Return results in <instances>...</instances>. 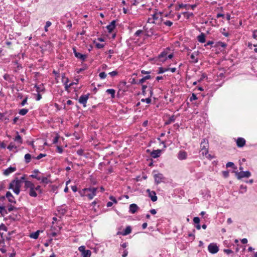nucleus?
<instances>
[{
	"mask_svg": "<svg viewBox=\"0 0 257 257\" xmlns=\"http://www.w3.org/2000/svg\"><path fill=\"white\" fill-rule=\"evenodd\" d=\"M28 109L23 108L19 110V113L21 115H25L28 113Z\"/></svg>",
	"mask_w": 257,
	"mask_h": 257,
	"instance_id": "nucleus-44",
	"label": "nucleus"
},
{
	"mask_svg": "<svg viewBox=\"0 0 257 257\" xmlns=\"http://www.w3.org/2000/svg\"><path fill=\"white\" fill-rule=\"evenodd\" d=\"M4 79L5 80H7V81H11L10 80V75L8 74H5L4 76Z\"/></svg>",
	"mask_w": 257,
	"mask_h": 257,
	"instance_id": "nucleus-63",
	"label": "nucleus"
},
{
	"mask_svg": "<svg viewBox=\"0 0 257 257\" xmlns=\"http://www.w3.org/2000/svg\"><path fill=\"white\" fill-rule=\"evenodd\" d=\"M245 140L243 138H238L236 140V145L238 148L243 147L245 144Z\"/></svg>",
	"mask_w": 257,
	"mask_h": 257,
	"instance_id": "nucleus-12",
	"label": "nucleus"
},
{
	"mask_svg": "<svg viewBox=\"0 0 257 257\" xmlns=\"http://www.w3.org/2000/svg\"><path fill=\"white\" fill-rule=\"evenodd\" d=\"M41 174L38 169H35L32 171V174L30 175V177L32 178L36 179L38 181L40 180L41 177L40 174Z\"/></svg>",
	"mask_w": 257,
	"mask_h": 257,
	"instance_id": "nucleus-9",
	"label": "nucleus"
},
{
	"mask_svg": "<svg viewBox=\"0 0 257 257\" xmlns=\"http://www.w3.org/2000/svg\"><path fill=\"white\" fill-rule=\"evenodd\" d=\"M147 88V86L146 85H142V94L143 95H145L146 94V89Z\"/></svg>",
	"mask_w": 257,
	"mask_h": 257,
	"instance_id": "nucleus-59",
	"label": "nucleus"
},
{
	"mask_svg": "<svg viewBox=\"0 0 257 257\" xmlns=\"http://www.w3.org/2000/svg\"><path fill=\"white\" fill-rule=\"evenodd\" d=\"M227 46L226 44L224 43V42H221V41H219L218 42H217L215 45L214 46V47H222V48H225Z\"/></svg>",
	"mask_w": 257,
	"mask_h": 257,
	"instance_id": "nucleus-33",
	"label": "nucleus"
},
{
	"mask_svg": "<svg viewBox=\"0 0 257 257\" xmlns=\"http://www.w3.org/2000/svg\"><path fill=\"white\" fill-rule=\"evenodd\" d=\"M51 22L50 21H47L46 23L45 26V31L47 32L48 31V28L51 25Z\"/></svg>",
	"mask_w": 257,
	"mask_h": 257,
	"instance_id": "nucleus-60",
	"label": "nucleus"
},
{
	"mask_svg": "<svg viewBox=\"0 0 257 257\" xmlns=\"http://www.w3.org/2000/svg\"><path fill=\"white\" fill-rule=\"evenodd\" d=\"M197 99V97L194 93H192L191 96L189 98V100L192 102L193 100H196Z\"/></svg>",
	"mask_w": 257,
	"mask_h": 257,
	"instance_id": "nucleus-56",
	"label": "nucleus"
},
{
	"mask_svg": "<svg viewBox=\"0 0 257 257\" xmlns=\"http://www.w3.org/2000/svg\"><path fill=\"white\" fill-rule=\"evenodd\" d=\"M226 167L227 168L231 167L234 170H236L237 169V167L235 166V165L234 164V163L233 162H229L227 163L226 164Z\"/></svg>",
	"mask_w": 257,
	"mask_h": 257,
	"instance_id": "nucleus-42",
	"label": "nucleus"
},
{
	"mask_svg": "<svg viewBox=\"0 0 257 257\" xmlns=\"http://www.w3.org/2000/svg\"><path fill=\"white\" fill-rule=\"evenodd\" d=\"M209 143L206 139H203L200 143V149L202 151V154L207 155L208 153Z\"/></svg>",
	"mask_w": 257,
	"mask_h": 257,
	"instance_id": "nucleus-3",
	"label": "nucleus"
},
{
	"mask_svg": "<svg viewBox=\"0 0 257 257\" xmlns=\"http://www.w3.org/2000/svg\"><path fill=\"white\" fill-rule=\"evenodd\" d=\"M6 197L8 199L9 202H10V203H13L15 204L17 203L14 196L11 193V192L7 191L6 194Z\"/></svg>",
	"mask_w": 257,
	"mask_h": 257,
	"instance_id": "nucleus-7",
	"label": "nucleus"
},
{
	"mask_svg": "<svg viewBox=\"0 0 257 257\" xmlns=\"http://www.w3.org/2000/svg\"><path fill=\"white\" fill-rule=\"evenodd\" d=\"M205 35L203 33H201L199 36H197V40L201 43L205 42Z\"/></svg>",
	"mask_w": 257,
	"mask_h": 257,
	"instance_id": "nucleus-20",
	"label": "nucleus"
},
{
	"mask_svg": "<svg viewBox=\"0 0 257 257\" xmlns=\"http://www.w3.org/2000/svg\"><path fill=\"white\" fill-rule=\"evenodd\" d=\"M97 187H90L84 188L81 190V196L86 197L88 199L91 200L96 194Z\"/></svg>",
	"mask_w": 257,
	"mask_h": 257,
	"instance_id": "nucleus-1",
	"label": "nucleus"
},
{
	"mask_svg": "<svg viewBox=\"0 0 257 257\" xmlns=\"http://www.w3.org/2000/svg\"><path fill=\"white\" fill-rule=\"evenodd\" d=\"M62 81L64 83L65 85V88H66V85H68V83L69 82V79L65 76V74H63L62 76Z\"/></svg>",
	"mask_w": 257,
	"mask_h": 257,
	"instance_id": "nucleus-36",
	"label": "nucleus"
},
{
	"mask_svg": "<svg viewBox=\"0 0 257 257\" xmlns=\"http://www.w3.org/2000/svg\"><path fill=\"white\" fill-rule=\"evenodd\" d=\"M170 49L169 47H167L165 50L162 51L158 56V58L160 59V61L162 62H164L167 59V56L168 53V51H170Z\"/></svg>",
	"mask_w": 257,
	"mask_h": 257,
	"instance_id": "nucleus-5",
	"label": "nucleus"
},
{
	"mask_svg": "<svg viewBox=\"0 0 257 257\" xmlns=\"http://www.w3.org/2000/svg\"><path fill=\"white\" fill-rule=\"evenodd\" d=\"M161 153V150L158 149L156 150H153L151 153V156L153 158H157L160 157Z\"/></svg>",
	"mask_w": 257,
	"mask_h": 257,
	"instance_id": "nucleus-17",
	"label": "nucleus"
},
{
	"mask_svg": "<svg viewBox=\"0 0 257 257\" xmlns=\"http://www.w3.org/2000/svg\"><path fill=\"white\" fill-rule=\"evenodd\" d=\"M147 192L148 193V196L153 202H155L157 200L158 197L154 191H151L149 189H148L147 190Z\"/></svg>",
	"mask_w": 257,
	"mask_h": 257,
	"instance_id": "nucleus-8",
	"label": "nucleus"
},
{
	"mask_svg": "<svg viewBox=\"0 0 257 257\" xmlns=\"http://www.w3.org/2000/svg\"><path fill=\"white\" fill-rule=\"evenodd\" d=\"M7 149L10 151H12L13 149H17V147L14 144V143L11 142L8 146Z\"/></svg>",
	"mask_w": 257,
	"mask_h": 257,
	"instance_id": "nucleus-46",
	"label": "nucleus"
},
{
	"mask_svg": "<svg viewBox=\"0 0 257 257\" xmlns=\"http://www.w3.org/2000/svg\"><path fill=\"white\" fill-rule=\"evenodd\" d=\"M8 114V116L5 117V120H6V122H8L10 120V117L13 114V111L11 110L9 112L6 113L5 114Z\"/></svg>",
	"mask_w": 257,
	"mask_h": 257,
	"instance_id": "nucleus-39",
	"label": "nucleus"
},
{
	"mask_svg": "<svg viewBox=\"0 0 257 257\" xmlns=\"http://www.w3.org/2000/svg\"><path fill=\"white\" fill-rule=\"evenodd\" d=\"M132 231V227L131 226H127L122 232L118 231L117 234H122V235H126L131 233Z\"/></svg>",
	"mask_w": 257,
	"mask_h": 257,
	"instance_id": "nucleus-13",
	"label": "nucleus"
},
{
	"mask_svg": "<svg viewBox=\"0 0 257 257\" xmlns=\"http://www.w3.org/2000/svg\"><path fill=\"white\" fill-rule=\"evenodd\" d=\"M175 120V116L174 115H172L171 116L169 117V119L166 120L165 122V125H169L172 122H174Z\"/></svg>",
	"mask_w": 257,
	"mask_h": 257,
	"instance_id": "nucleus-30",
	"label": "nucleus"
},
{
	"mask_svg": "<svg viewBox=\"0 0 257 257\" xmlns=\"http://www.w3.org/2000/svg\"><path fill=\"white\" fill-rule=\"evenodd\" d=\"M106 75H107L104 72H100L99 74V76L100 78L101 79H105L106 77Z\"/></svg>",
	"mask_w": 257,
	"mask_h": 257,
	"instance_id": "nucleus-50",
	"label": "nucleus"
},
{
	"mask_svg": "<svg viewBox=\"0 0 257 257\" xmlns=\"http://www.w3.org/2000/svg\"><path fill=\"white\" fill-rule=\"evenodd\" d=\"M162 14V12H158L157 11V10H156L155 13L152 15V18L153 21H154L155 22L156 20H157L159 19L158 15H160V16H161Z\"/></svg>",
	"mask_w": 257,
	"mask_h": 257,
	"instance_id": "nucleus-28",
	"label": "nucleus"
},
{
	"mask_svg": "<svg viewBox=\"0 0 257 257\" xmlns=\"http://www.w3.org/2000/svg\"><path fill=\"white\" fill-rule=\"evenodd\" d=\"M223 252L228 255L233 253V251L230 249H224Z\"/></svg>",
	"mask_w": 257,
	"mask_h": 257,
	"instance_id": "nucleus-57",
	"label": "nucleus"
},
{
	"mask_svg": "<svg viewBox=\"0 0 257 257\" xmlns=\"http://www.w3.org/2000/svg\"><path fill=\"white\" fill-rule=\"evenodd\" d=\"M59 137V135L57 134L56 136L54 138V139L53 140V144H55L58 143Z\"/></svg>",
	"mask_w": 257,
	"mask_h": 257,
	"instance_id": "nucleus-54",
	"label": "nucleus"
},
{
	"mask_svg": "<svg viewBox=\"0 0 257 257\" xmlns=\"http://www.w3.org/2000/svg\"><path fill=\"white\" fill-rule=\"evenodd\" d=\"M21 183V181L18 182L16 186H15V188L13 189V192L17 195L19 194L20 192Z\"/></svg>",
	"mask_w": 257,
	"mask_h": 257,
	"instance_id": "nucleus-21",
	"label": "nucleus"
},
{
	"mask_svg": "<svg viewBox=\"0 0 257 257\" xmlns=\"http://www.w3.org/2000/svg\"><path fill=\"white\" fill-rule=\"evenodd\" d=\"M196 55H197V54H196L195 53H192L190 55V58L192 62L195 63L198 62V59L196 58Z\"/></svg>",
	"mask_w": 257,
	"mask_h": 257,
	"instance_id": "nucleus-41",
	"label": "nucleus"
},
{
	"mask_svg": "<svg viewBox=\"0 0 257 257\" xmlns=\"http://www.w3.org/2000/svg\"><path fill=\"white\" fill-rule=\"evenodd\" d=\"M142 102H146L147 104H150L151 102V99L150 97H148L147 98H142L141 99Z\"/></svg>",
	"mask_w": 257,
	"mask_h": 257,
	"instance_id": "nucleus-49",
	"label": "nucleus"
},
{
	"mask_svg": "<svg viewBox=\"0 0 257 257\" xmlns=\"http://www.w3.org/2000/svg\"><path fill=\"white\" fill-rule=\"evenodd\" d=\"M232 172L234 173L235 176L238 180H241L242 178H248L251 176V173L249 171L238 172L233 170Z\"/></svg>",
	"mask_w": 257,
	"mask_h": 257,
	"instance_id": "nucleus-2",
	"label": "nucleus"
},
{
	"mask_svg": "<svg viewBox=\"0 0 257 257\" xmlns=\"http://www.w3.org/2000/svg\"><path fill=\"white\" fill-rule=\"evenodd\" d=\"M116 20L112 21L110 24L107 25L106 28L109 33H111L116 27Z\"/></svg>",
	"mask_w": 257,
	"mask_h": 257,
	"instance_id": "nucleus-10",
	"label": "nucleus"
},
{
	"mask_svg": "<svg viewBox=\"0 0 257 257\" xmlns=\"http://www.w3.org/2000/svg\"><path fill=\"white\" fill-rule=\"evenodd\" d=\"M20 181L21 180L18 179V178H16L15 179L13 180L9 184V189L13 190V189L15 188V187L16 186L17 183L18 182H20Z\"/></svg>",
	"mask_w": 257,
	"mask_h": 257,
	"instance_id": "nucleus-16",
	"label": "nucleus"
},
{
	"mask_svg": "<svg viewBox=\"0 0 257 257\" xmlns=\"http://www.w3.org/2000/svg\"><path fill=\"white\" fill-rule=\"evenodd\" d=\"M0 213L2 216H5L8 214V211L4 205H0Z\"/></svg>",
	"mask_w": 257,
	"mask_h": 257,
	"instance_id": "nucleus-25",
	"label": "nucleus"
},
{
	"mask_svg": "<svg viewBox=\"0 0 257 257\" xmlns=\"http://www.w3.org/2000/svg\"><path fill=\"white\" fill-rule=\"evenodd\" d=\"M187 156V153L185 151H180L178 154V158L180 160L186 159Z\"/></svg>",
	"mask_w": 257,
	"mask_h": 257,
	"instance_id": "nucleus-19",
	"label": "nucleus"
},
{
	"mask_svg": "<svg viewBox=\"0 0 257 257\" xmlns=\"http://www.w3.org/2000/svg\"><path fill=\"white\" fill-rule=\"evenodd\" d=\"M17 136L14 139V141L15 142H17L20 144H22L23 143V140L21 136L19 134L18 132H16Z\"/></svg>",
	"mask_w": 257,
	"mask_h": 257,
	"instance_id": "nucleus-27",
	"label": "nucleus"
},
{
	"mask_svg": "<svg viewBox=\"0 0 257 257\" xmlns=\"http://www.w3.org/2000/svg\"><path fill=\"white\" fill-rule=\"evenodd\" d=\"M35 189L40 194L43 193V190L41 188V186L40 185H38L36 187L35 186Z\"/></svg>",
	"mask_w": 257,
	"mask_h": 257,
	"instance_id": "nucleus-51",
	"label": "nucleus"
},
{
	"mask_svg": "<svg viewBox=\"0 0 257 257\" xmlns=\"http://www.w3.org/2000/svg\"><path fill=\"white\" fill-rule=\"evenodd\" d=\"M25 161L26 163H29L32 158V156L30 154H26L25 155Z\"/></svg>",
	"mask_w": 257,
	"mask_h": 257,
	"instance_id": "nucleus-40",
	"label": "nucleus"
},
{
	"mask_svg": "<svg viewBox=\"0 0 257 257\" xmlns=\"http://www.w3.org/2000/svg\"><path fill=\"white\" fill-rule=\"evenodd\" d=\"M35 186L30 189L29 194L30 196L33 197H36L38 194L36 192Z\"/></svg>",
	"mask_w": 257,
	"mask_h": 257,
	"instance_id": "nucleus-24",
	"label": "nucleus"
},
{
	"mask_svg": "<svg viewBox=\"0 0 257 257\" xmlns=\"http://www.w3.org/2000/svg\"><path fill=\"white\" fill-rule=\"evenodd\" d=\"M40 232V230H37L34 232H33L30 234V237L32 238L37 239L39 237Z\"/></svg>",
	"mask_w": 257,
	"mask_h": 257,
	"instance_id": "nucleus-32",
	"label": "nucleus"
},
{
	"mask_svg": "<svg viewBox=\"0 0 257 257\" xmlns=\"http://www.w3.org/2000/svg\"><path fill=\"white\" fill-rule=\"evenodd\" d=\"M181 8H185L186 10H189V6H188V4H179L178 6L176 7L175 10L179 11Z\"/></svg>",
	"mask_w": 257,
	"mask_h": 257,
	"instance_id": "nucleus-23",
	"label": "nucleus"
},
{
	"mask_svg": "<svg viewBox=\"0 0 257 257\" xmlns=\"http://www.w3.org/2000/svg\"><path fill=\"white\" fill-rule=\"evenodd\" d=\"M94 43L97 49H101L104 47V44H100L99 43L96 42L95 41L94 42Z\"/></svg>",
	"mask_w": 257,
	"mask_h": 257,
	"instance_id": "nucleus-48",
	"label": "nucleus"
},
{
	"mask_svg": "<svg viewBox=\"0 0 257 257\" xmlns=\"http://www.w3.org/2000/svg\"><path fill=\"white\" fill-rule=\"evenodd\" d=\"M247 191V186L243 185H240L239 186V194H244Z\"/></svg>",
	"mask_w": 257,
	"mask_h": 257,
	"instance_id": "nucleus-29",
	"label": "nucleus"
},
{
	"mask_svg": "<svg viewBox=\"0 0 257 257\" xmlns=\"http://www.w3.org/2000/svg\"><path fill=\"white\" fill-rule=\"evenodd\" d=\"M35 186L34 184L31 181L28 180L25 181V187L26 188H29L30 189Z\"/></svg>",
	"mask_w": 257,
	"mask_h": 257,
	"instance_id": "nucleus-22",
	"label": "nucleus"
},
{
	"mask_svg": "<svg viewBox=\"0 0 257 257\" xmlns=\"http://www.w3.org/2000/svg\"><path fill=\"white\" fill-rule=\"evenodd\" d=\"M106 92L110 94L111 97L114 98L115 97V91L113 89H108L106 90Z\"/></svg>",
	"mask_w": 257,
	"mask_h": 257,
	"instance_id": "nucleus-31",
	"label": "nucleus"
},
{
	"mask_svg": "<svg viewBox=\"0 0 257 257\" xmlns=\"http://www.w3.org/2000/svg\"><path fill=\"white\" fill-rule=\"evenodd\" d=\"M153 35L157 36V34H155L154 32V29L153 28H151L149 30L147 31L146 36L147 37H151Z\"/></svg>",
	"mask_w": 257,
	"mask_h": 257,
	"instance_id": "nucleus-38",
	"label": "nucleus"
},
{
	"mask_svg": "<svg viewBox=\"0 0 257 257\" xmlns=\"http://www.w3.org/2000/svg\"><path fill=\"white\" fill-rule=\"evenodd\" d=\"M91 251L89 249H85L84 245H81V256L82 257H90Z\"/></svg>",
	"mask_w": 257,
	"mask_h": 257,
	"instance_id": "nucleus-6",
	"label": "nucleus"
},
{
	"mask_svg": "<svg viewBox=\"0 0 257 257\" xmlns=\"http://www.w3.org/2000/svg\"><path fill=\"white\" fill-rule=\"evenodd\" d=\"M139 209V207L136 204L133 203L130 205L129 207V212L134 214Z\"/></svg>",
	"mask_w": 257,
	"mask_h": 257,
	"instance_id": "nucleus-15",
	"label": "nucleus"
},
{
	"mask_svg": "<svg viewBox=\"0 0 257 257\" xmlns=\"http://www.w3.org/2000/svg\"><path fill=\"white\" fill-rule=\"evenodd\" d=\"M67 209L66 207H64L63 205L60 206L58 209L59 213L63 215L66 213Z\"/></svg>",
	"mask_w": 257,
	"mask_h": 257,
	"instance_id": "nucleus-26",
	"label": "nucleus"
},
{
	"mask_svg": "<svg viewBox=\"0 0 257 257\" xmlns=\"http://www.w3.org/2000/svg\"><path fill=\"white\" fill-rule=\"evenodd\" d=\"M73 50L75 57L78 59H80V53L77 52L76 48L75 47H73Z\"/></svg>",
	"mask_w": 257,
	"mask_h": 257,
	"instance_id": "nucleus-47",
	"label": "nucleus"
},
{
	"mask_svg": "<svg viewBox=\"0 0 257 257\" xmlns=\"http://www.w3.org/2000/svg\"><path fill=\"white\" fill-rule=\"evenodd\" d=\"M89 95V93H87V94L81 95V103L85 101L87 102Z\"/></svg>",
	"mask_w": 257,
	"mask_h": 257,
	"instance_id": "nucleus-45",
	"label": "nucleus"
},
{
	"mask_svg": "<svg viewBox=\"0 0 257 257\" xmlns=\"http://www.w3.org/2000/svg\"><path fill=\"white\" fill-rule=\"evenodd\" d=\"M46 156V154H40L37 157H33V158L36 159V160H40L43 157H44Z\"/></svg>",
	"mask_w": 257,
	"mask_h": 257,
	"instance_id": "nucleus-58",
	"label": "nucleus"
},
{
	"mask_svg": "<svg viewBox=\"0 0 257 257\" xmlns=\"http://www.w3.org/2000/svg\"><path fill=\"white\" fill-rule=\"evenodd\" d=\"M117 74H118V72L116 70L113 71L108 73V74L110 75L111 77H114V76L117 75Z\"/></svg>",
	"mask_w": 257,
	"mask_h": 257,
	"instance_id": "nucleus-62",
	"label": "nucleus"
},
{
	"mask_svg": "<svg viewBox=\"0 0 257 257\" xmlns=\"http://www.w3.org/2000/svg\"><path fill=\"white\" fill-rule=\"evenodd\" d=\"M208 250L212 254L216 253L219 250V247L215 243H211L208 246Z\"/></svg>",
	"mask_w": 257,
	"mask_h": 257,
	"instance_id": "nucleus-4",
	"label": "nucleus"
},
{
	"mask_svg": "<svg viewBox=\"0 0 257 257\" xmlns=\"http://www.w3.org/2000/svg\"><path fill=\"white\" fill-rule=\"evenodd\" d=\"M164 25L168 27H171L173 25V23L170 21H166L164 22Z\"/></svg>",
	"mask_w": 257,
	"mask_h": 257,
	"instance_id": "nucleus-61",
	"label": "nucleus"
},
{
	"mask_svg": "<svg viewBox=\"0 0 257 257\" xmlns=\"http://www.w3.org/2000/svg\"><path fill=\"white\" fill-rule=\"evenodd\" d=\"M169 70V68H164L162 67H160L158 69V71L157 72L158 74H162L165 72L168 71Z\"/></svg>",
	"mask_w": 257,
	"mask_h": 257,
	"instance_id": "nucleus-43",
	"label": "nucleus"
},
{
	"mask_svg": "<svg viewBox=\"0 0 257 257\" xmlns=\"http://www.w3.org/2000/svg\"><path fill=\"white\" fill-rule=\"evenodd\" d=\"M50 176H51L50 174H49L48 175H47V177H41L40 180V181H41V183H43L46 184H48L49 183H51L52 182L49 179V178H50Z\"/></svg>",
	"mask_w": 257,
	"mask_h": 257,
	"instance_id": "nucleus-18",
	"label": "nucleus"
},
{
	"mask_svg": "<svg viewBox=\"0 0 257 257\" xmlns=\"http://www.w3.org/2000/svg\"><path fill=\"white\" fill-rule=\"evenodd\" d=\"M16 170V167L10 166L4 171L3 174L5 176H8L11 173L15 172Z\"/></svg>",
	"mask_w": 257,
	"mask_h": 257,
	"instance_id": "nucleus-14",
	"label": "nucleus"
},
{
	"mask_svg": "<svg viewBox=\"0 0 257 257\" xmlns=\"http://www.w3.org/2000/svg\"><path fill=\"white\" fill-rule=\"evenodd\" d=\"M252 37L257 40V30H253L252 32Z\"/></svg>",
	"mask_w": 257,
	"mask_h": 257,
	"instance_id": "nucleus-64",
	"label": "nucleus"
},
{
	"mask_svg": "<svg viewBox=\"0 0 257 257\" xmlns=\"http://www.w3.org/2000/svg\"><path fill=\"white\" fill-rule=\"evenodd\" d=\"M222 176L225 178H227L229 177V172L228 171H222Z\"/></svg>",
	"mask_w": 257,
	"mask_h": 257,
	"instance_id": "nucleus-55",
	"label": "nucleus"
},
{
	"mask_svg": "<svg viewBox=\"0 0 257 257\" xmlns=\"http://www.w3.org/2000/svg\"><path fill=\"white\" fill-rule=\"evenodd\" d=\"M187 19H189L190 17L194 16V14L192 12H184L182 13Z\"/></svg>",
	"mask_w": 257,
	"mask_h": 257,
	"instance_id": "nucleus-34",
	"label": "nucleus"
},
{
	"mask_svg": "<svg viewBox=\"0 0 257 257\" xmlns=\"http://www.w3.org/2000/svg\"><path fill=\"white\" fill-rule=\"evenodd\" d=\"M1 230L7 231L8 227L4 223H2L0 224V230Z\"/></svg>",
	"mask_w": 257,
	"mask_h": 257,
	"instance_id": "nucleus-52",
	"label": "nucleus"
},
{
	"mask_svg": "<svg viewBox=\"0 0 257 257\" xmlns=\"http://www.w3.org/2000/svg\"><path fill=\"white\" fill-rule=\"evenodd\" d=\"M12 203H10L8 205V209L7 211H8V212H10L13 210H18V208L14 206L12 204Z\"/></svg>",
	"mask_w": 257,
	"mask_h": 257,
	"instance_id": "nucleus-35",
	"label": "nucleus"
},
{
	"mask_svg": "<svg viewBox=\"0 0 257 257\" xmlns=\"http://www.w3.org/2000/svg\"><path fill=\"white\" fill-rule=\"evenodd\" d=\"M78 82H79V79L77 78V79H75V81H73V82H71L70 83H69L68 85H66V90H68V88L72 86L73 85L77 84L78 83Z\"/></svg>",
	"mask_w": 257,
	"mask_h": 257,
	"instance_id": "nucleus-37",
	"label": "nucleus"
},
{
	"mask_svg": "<svg viewBox=\"0 0 257 257\" xmlns=\"http://www.w3.org/2000/svg\"><path fill=\"white\" fill-rule=\"evenodd\" d=\"M155 181L156 184L160 183L164 179V176L161 173H158L154 175Z\"/></svg>",
	"mask_w": 257,
	"mask_h": 257,
	"instance_id": "nucleus-11",
	"label": "nucleus"
},
{
	"mask_svg": "<svg viewBox=\"0 0 257 257\" xmlns=\"http://www.w3.org/2000/svg\"><path fill=\"white\" fill-rule=\"evenodd\" d=\"M193 221L194 222V223L195 224H199L200 223V218L198 217H194L193 218Z\"/></svg>",
	"mask_w": 257,
	"mask_h": 257,
	"instance_id": "nucleus-53",
	"label": "nucleus"
}]
</instances>
